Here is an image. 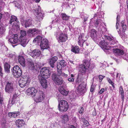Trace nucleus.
<instances>
[{
	"label": "nucleus",
	"instance_id": "f257e3e1",
	"mask_svg": "<svg viewBox=\"0 0 128 128\" xmlns=\"http://www.w3.org/2000/svg\"><path fill=\"white\" fill-rule=\"evenodd\" d=\"M105 38L108 40V42L105 40L101 41L100 43V44L102 48H103L105 52L106 50H109L110 48L114 47V46H110V44L111 45H114L117 42V41L116 39L114 37L112 36H104Z\"/></svg>",
	"mask_w": 128,
	"mask_h": 128
},
{
	"label": "nucleus",
	"instance_id": "f03ea898",
	"mask_svg": "<svg viewBox=\"0 0 128 128\" xmlns=\"http://www.w3.org/2000/svg\"><path fill=\"white\" fill-rule=\"evenodd\" d=\"M54 35L59 43L64 42L68 39L67 35L63 33L59 30H57L55 32Z\"/></svg>",
	"mask_w": 128,
	"mask_h": 128
},
{
	"label": "nucleus",
	"instance_id": "7ed1b4c3",
	"mask_svg": "<svg viewBox=\"0 0 128 128\" xmlns=\"http://www.w3.org/2000/svg\"><path fill=\"white\" fill-rule=\"evenodd\" d=\"M26 31L24 30H21L20 36L18 39V42L20 44L24 47H25L26 46L29 41V40L26 38Z\"/></svg>",
	"mask_w": 128,
	"mask_h": 128
},
{
	"label": "nucleus",
	"instance_id": "20e7f679",
	"mask_svg": "<svg viewBox=\"0 0 128 128\" xmlns=\"http://www.w3.org/2000/svg\"><path fill=\"white\" fill-rule=\"evenodd\" d=\"M58 108L60 112L66 111L68 108V105L67 102L64 100H61L59 101L58 99Z\"/></svg>",
	"mask_w": 128,
	"mask_h": 128
},
{
	"label": "nucleus",
	"instance_id": "39448f33",
	"mask_svg": "<svg viewBox=\"0 0 128 128\" xmlns=\"http://www.w3.org/2000/svg\"><path fill=\"white\" fill-rule=\"evenodd\" d=\"M30 82L28 76H23L19 80V85L21 88H23L28 85Z\"/></svg>",
	"mask_w": 128,
	"mask_h": 128
},
{
	"label": "nucleus",
	"instance_id": "423d86ee",
	"mask_svg": "<svg viewBox=\"0 0 128 128\" xmlns=\"http://www.w3.org/2000/svg\"><path fill=\"white\" fill-rule=\"evenodd\" d=\"M41 10L40 6L37 5L36 8L33 10L34 14L39 21L42 20L44 17L43 14L41 12Z\"/></svg>",
	"mask_w": 128,
	"mask_h": 128
},
{
	"label": "nucleus",
	"instance_id": "0eeeda50",
	"mask_svg": "<svg viewBox=\"0 0 128 128\" xmlns=\"http://www.w3.org/2000/svg\"><path fill=\"white\" fill-rule=\"evenodd\" d=\"M12 73L15 77L18 78L21 76L22 72L21 70L18 66H15L12 69Z\"/></svg>",
	"mask_w": 128,
	"mask_h": 128
},
{
	"label": "nucleus",
	"instance_id": "6e6552de",
	"mask_svg": "<svg viewBox=\"0 0 128 128\" xmlns=\"http://www.w3.org/2000/svg\"><path fill=\"white\" fill-rule=\"evenodd\" d=\"M12 73L15 77L18 78L21 76L22 72L21 70L18 66H15L12 69Z\"/></svg>",
	"mask_w": 128,
	"mask_h": 128
},
{
	"label": "nucleus",
	"instance_id": "1a4fd4ad",
	"mask_svg": "<svg viewBox=\"0 0 128 128\" xmlns=\"http://www.w3.org/2000/svg\"><path fill=\"white\" fill-rule=\"evenodd\" d=\"M52 80L56 84L60 85L63 82V80L62 78L58 76L56 73H54L52 74Z\"/></svg>",
	"mask_w": 128,
	"mask_h": 128
},
{
	"label": "nucleus",
	"instance_id": "9d476101",
	"mask_svg": "<svg viewBox=\"0 0 128 128\" xmlns=\"http://www.w3.org/2000/svg\"><path fill=\"white\" fill-rule=\"evenodd\" d=\"M40 73L41 75L39 76H42L46 78H49L50 75V73L49 72V69L46 67H44L41 69Z\"/></svg>",
	"mask_w": 128,
	"mask_h": 128
},
{
	"label": "nucleus",
	"instance_id": "9b49d317",
	"mask_svg": "<svg viewBox=\"0 0 128 128\" xmlns=\"http://www.w3.org/2000/svg\"><path fill=\"white\" fill-rule=\"evenodd\" d=\"M6 83L7 84L5 88L6 92L9 93H12L14 91L13 83L8 82H7Z\"/></svg>",
	"mask_w": 128,
	"mask_h": 128
},
{
	"label": "nucleus",
	"instance_id": "f8f14e48",
	"mask_svg": "<svg viewBox=\"0 0 128 128\" xmlns=\"http://www.w3.org/2000/svg\"><path fill=\"white\" fill-rule=\"evenodd\" d=\"M40 47L42 49H48L49 48V43L48 40L43 38L40 43Z\"/></svg>",
	"mask_w": 128,
	"mask_h": 128
},
{
	"label": "nucleus",
	"instance_id": "ddd939ff",
	"mask_svg": "<svg viewBox=\"0 0 128 128\" xmlns=\"http://www.w3.org/2000/svg\"><path fill=\"white\" fill-rule=\"evenodd\" d=\"M44 98L45 95L44 92L42 91H39L37 93L35 100L36 102H41L44 100Z\"/></svg>",
	"mask_w": 128,
	"mask_h": 128
},
{
	"label": "nucleus",
	"instance_id": "4468645a",
	"mask_svg": "<svg viewBox=\"0 0 128 128\" xmlns=\"http://www.w3.org/2000/svg\"><path fill=\"white\" fill-rule=\"evenodd\" d=\"M37 92V90L34 87H30L27 90L26 93L28 95H31L32 97L35 96Z\"/></svg>",
	"mask_w": 128,
	"mask_h": 128
},
{
	"label": "nucleus",
	"instance_id": "2eb2a0df",
	"mask_svg": "<svg viewBox=\"0 0 128 128\" xmlns=\"http://www.w3.org/2000/svg\"><path fill=\"white\" fill-rule=\"evenodd\" d=\"M88 38L84 34H82L79 36L78 39V43L79 45L81 46H82L83 43L85 42Z\"/></svg>",
	"mask_w": 128,
	"mask_h": 128
},
{
	"label": "nucleus",
	"instance_id": "dca6fc26",
	"mask_svg": "<svg viewBox=\"0 0 128 128\" xmlns=\"http://www.w3.org/2000/svg\"><path fill=\"white\" fill-rule=\"evenodd\" d=\"M77 90L79 93L81 94H84L85 92L86 89L85 83L83 82H81L77 88Z\"/></svg>",
	"mask_w": 128,
	"mask_h": 128
},
{
	"label": "nucleus",
	"instance_id": "f3484780",
	"mask_svg": "<svg viewBox=\"0 0 128 128\" xmlns=\"http://www.w3.org/2000/svg\"><path fill=\"white\" fill-rule=\"evenodd\" d=\"M91 37L96 42L98 43L99 41L97 35V32L94 29H92L90 32Z\"/></svg>",
	"mask_w": 128,
	"mask_h": 128
},
{
	"label": "nucleus",
	"instance_id": "a211bd4d",
	"mask_svg": "<svg viewBox=\"0 0 128 128\" xmlns=\"http://www.w3.org/2000/svg\"><path fill=\"white\" fill-rule=\"evenodd\" d=\"M38 78L43 88H46L47 87V83L46 78L42 76H38Z\"/></svg>",
	"mask_w": 128,
	"mask_h": 128
},
{
	"label": "nucleus",
	"instance_id": "6ab92c4d",
	"mask_svg": "<svg viewBox=\"0 0 128 128\" xmlns=\"http://www.w3.org/2000/svg\"><path fill=\"white\" fill-rule=\"evenodd\" d=\"M41 53L40 50L36 49L33 50L32 52H30L29 54L32 57L34 58L35 56H39Z\"/></svg>",
	"mask_w": 128,
	"mask_h": 128
},
{
	"label": "nucleus",
	"instance_id": "aec40b11",
	"mask_svg": "<svg viewBox=\"0 0 128 128\" xmlns=\"http://www.w3.org/2000/svg\"><path fill=\"white\" fill-rule=\"evenodd\" d=\"M8 40L12 44L17 43L18 42V41L17 35V34L13 35L12 37L9 39Z\"/></svg>",
	"mask_w": 128,
	"mask_h": 128
},
{
	"label": "nucleus",
	"instance_id": "412c9836",
	"mask_svg": "<svg viewBox=\"0 0 128 128\" xmlns=\"http://www.w3.org/2000/svg\"><path fill=\"white\" fill-rule=\"evenodd\" d=\"M27 60V66L30 70H34L35 68V66L32 60L30 59H28Z\"/></svg>",
	"mask_w": 128,
	"mask_h": 128
},
{
	"label": "nucleus",
	"instance_id": "4be33fe9",
	"mask_svg": "<svg viewBox=\"0 0 128 128\" xmlns=\"http://www.w3.org/2000/svg\"><path fill=\"white\" fill-rule=\"evenodd\" d=\"M18 60L20 64L23 67L26 66V63L24 58L22 56H19L18 57Z\"/></svg>",
	"mask_w": 128,
	"mask_h": 128
},
{
	"label": "nucleus",
	"instance_id": "5701e85b",
	"mask_svg": "<svg viewBox=\"0 0 128 128\" xmlns=\"http://www.w3.org/2000/svg\"><path fill=\"white\" fill-rule=\"evenodd\" d=\"M114 52L115 55L121 56L123 55L124 54V51L118 48L114 49Z\"/></svg>",
	"mask_w": 128,
	"mask_h": 128
},
{
	"label": "nucleus",
	"instance_id": "b1692460",
	"mask_svg": "<svg viewBox=\"0 0 128 128\" xmlns=\"http://www.w3.org/2000/svg\"><path fill=\"white\" fill-rule=\"evenodd\" d=\"M88 70V68L82 64L79 66V71L82 74H84Z\"/></svg>",
	"mask_w": 128,
	"mask_h": 128
},
{
	"label": "nucleus",
	"instance_id": "393cba45",
	"mask_svg": "<svg viewBox=\"0 0 128 128\" xmlns=\"http://www.w3.org/2000/svg\"><path fill=\"white\" fill-rule=\"evenodd\" d=\"M82 65L88 69L90 68V60L88 59H85L82 61Z\"/></svg>",
	"mask_w": 128,
	"mask_h": 128
},
{
	"label": "nucleus",
	"instance_id": "a878e982",
	"mask_svg": "<svg viewBox=\"0 0 128 128\" xmlns=\"http://www.w3.org/2000/svg\"><path fill=\"white\" fill-rule=\"evenodd\" d=\"M20 114V112H9L8 114V116L10 118H16Z\"/></svg>",
	"mask_w": 128,
	"mask_h": 128
},
{
	"label": "nucleus",
	"instance_id": "bb28decb",
	"mask_svg": "<svg viewBox=\"0 0 128 128\" xmlns=\"http://www.w3.org/2000/svg\"><path fill=\"white\" fill-rule=\"evenodd\" d=\"M39 32V31L36 28L29 29L28 31V33L29 35L32 34V36L34 34H38Z\"/></svg>",
	"mask_w": 128,
	"mask_h": 128
},
{
	"label": "nucleus",
	"instance_id": "cd10ccee",
	"mask_svg": "<svg viewBox=\"0 0 128 128\" xmlns=\"http://www.w3.org/2000/svg\"><path fill=\"white\" fill-rule=\"evenodd\" d=\"M16 123L17 127L20 128L24 125V122L22 120H18L16 121Z\"/></svg>",
	"mask_w": 128,
	"mask_h": 128
},
{
	"label": "nucleus",
	"instance_id": "c85d7f7f",
	"mask_svg": "<svg viewBox=\"0 0 128 128\" xmlns=\"http://www.w3.org/2000/svg\"><path fill=\"white\" fill-rule=\"evenodd\" d=\"M59 91L62 94L66 96L68 94V92L66 91L63 86H61L59 87Z\"/></svg>",
	"mask_w": 128,
	"mask_h": 128
},
{
	"label": "nucleus",
	"instance_id": "c756f323",
	"mask_svg": "<svg viewBox=\"0 0 128 128\" xmlns=\"http://www.w3.org/2000/svg\"><path fill=\"white\" fill-rule=\"evenodd\" d=\"M19 100V97L16 94H14L13 96L11 102V103L12 104L15 103H16Z\"/></svg>",
	"mask_w": 128,
	"mask_h": 128
},
{
	"label": "nucleus",
	"instance_id": "7c9ffc66",
	"mask_svg": "<svg viewBox=\"0 0 128 128\" xmlns=\"http://www.w3.org/2000/svg\"><path fill=\"white\" fill-rule=\"evenodd\" d=\"M66 63L65 61L64 60H61L59 63L57 64V68H64L66 66Z\"/></svg>",
	"mask_w": 128,
	"mask_h": 128
},
{
	"label": "nucleus",
	"instance_id": "2f4dec72",
	"mask_svg": "<svg viewBox=\"0 0 128 128\" xmlns=\"http://www.w3.org/2000/svg\"><path fill=\"white\" fill-rule=\"evenodd\" d=\"M6 30L5 28L2 26V24L0 25V36L2 37L4 34Z\"/></svg>",
	"mask_w": 128,
	"mask_h": 128
},
{
	"label": "nucleus",
	"instance_id": "473e14b6",
	"mask_svg": "<svg viewBox=\"0 0 128 128\" xmlns=\"http://www.w3.org/2000/svg\"><path fill=\"white\" fill-rule=\"evenodd\" d=\"M72 47L71 50L72 52L75 54L79 53L80 50L78 46H75L74 47L72 46Z\"/></svg>",
	"mask_w": 128,
	"mask_h": 128
},
{
	"label": "nucleus",
	"instance_id": "72a5a7b5",
	"mask_svg": "<svg viewBox=\"0 0 128 128\" xmlns=\"http://www.w3.org/2000/svg\"><path fill=\"white\" fill-rule=\"evenodd\" d=\"M43 40L42 38L40 36H38L33 40V42L38 44L40 43Z\"/></svg>",
	"mask_w": 128,
	"mask_h": 128
},
{
	"label": "nucleus",
	"instance_id": "f704fd0d",
	"mask_svg": "<svg viewBox=\"0 0 128 128\" xmlns=\"http://www.w3.org/2000/svg\"><path fill=\"white\" fill-rule=\"evenodd\" d=\"M62 120L63 122L64 123H66L68 121V116L66 114L62 115Z\"/></svg>",
	"mask_w": 128,
	"mask_h": 128
},
{
	"label": "nucleus",
	"instance_id": "c9c22d12",
	"mask_svg": "<svg viewBox=\"0 0 128 128\" xmlns=\"http://www.w3.org/2000/svg\"><path fill=\"white\" fill-rule=\"evenodd\" d=\"M10 66L6 62L4 64V69L5 71L7 73H9L10 72Z\"/></svg>",
	"mask_w": 128,
	"mask_h": 128
},
{
	"label": "nucleus",
	"instance_id": "e433bc0d",
	"mask_svg": "<svg viewBox=\"0 0 128 128\" xmlns=\"http://www.w3.org/2000/svg\"><path fill=\"white\" fill-rule=\"evenodd\" d=\"M80 121H82L84 123L83 125L84 126H88L89 124L88 122L84 118H82L80 119Z\"/></svg>",
	"mask_w": 128,
	"mask_h": 128
},
{
	"label": "nucleus",
	"instance_id": "4c0bfd02",
	"mask_svg": "<svg viewBox=\"0 0 128 128\" xmlns=\"http://www.w3.org/2000/svg\"><path fill=\"white\" fill-rule=\"evenodd\" d=\"M32 20L30 19L26 20L25 21V26L26 28L30 26L32 24Z\"/></svg>",
	"mask_w": 128,
	"mask_h": 128
},
{
	"label": "nucleus",
	"instance_id": "58836bf2",
	"mask_svg": "<svg viewBox=\"0 0 128 128\" xmlns=\"http://www.w3.org/2000/svg\"><path fill=\"white\" fill-rule=\"evenodd\" d=\"M119 92L121 95V97L122 100H124V92L122 86H120L119 88Z\"/></svg>",
	"mask_w": 128,
	"mask_h": 128
},
{
	"label": "nucleus",
	"instance_id": "ea45409f",
	"mask_svg": "<svg viewBox=\"0 0 128 128\" xmlns=\"http://www.w3.org/2000/svg\"><path fill=\"white\" fill-rule=\"evenodd\" d=\"M16 20H17V17L14 16H11L9 23L12 24V22L16 21Z\"/></svg>",
	"mask_w": 128,
	"mask_h": 128
},
{
	"label": "nucleus",
	"instance_id": "a19ab883",
	"mask_svg": "<svg viewBox=\"0 0 128 128\" xmlns=\"http://www.w3.org/2000/svg\"><path fill=\"white\" fill-rule=\"evenodd\" d=\"M120 26L122 27L123 31L125 32V30L127 28L125 24H124V22L122 21L120 23Z\"/></svg>",
	"mask_w": 128,
	"mask_h": 128
},
{
	"label": "nucleus",
	"instance_id": "79ce46f5",
	"mask_svg": "<svg viewBox=\"0 0 128 128\" xmlns=\"http://www.w3.org/2000/svg\"><path fill=\"white\" fill-rule=\"evenodd\" d=\"M62 18L64 20H68L69 19V17L65 14H62Z\"/></svg>",
	"mask_w": 128,
	"mask_h": 128
},
{
	"label": "nucleus",
	"instance_id": "37998d69",
	"mask_svg": "<svg viewBox=\"0 0 128 128\" xmlns=\"http://www.w3.org/2000/svg\"><path fill=\"white\" fill-rule=\"evenodd\" d=\"M102 22L100 20H96L94 22V24L96 27H97Z\"/></svg>",
	"mask_w": 128,
	"mask_h": 128
},
{
	"label": "nucleus",
	"instance_id": "c03bdc74",
	"mask_svg": "<svg viewBox=\"0 0 128 128\" xmlns=\"http://www.w3.org/2000/svg\"><path fill=\"white\" fill-rule=\"evenodd\" d=\"M58 69V76H60L61 75L62 72V68H57Z\"/></svg>",
	"mask_w": 128,
	"mask_h": 128
},
{
	"label": "nucleus",
	"instance_id": "a18cd8bd",
	"mask_svg": "<svg viewBox=\"0 0 128 128\" xmlns=\"http://www.w3.org/2000/svg\"><path fill=\"white\" fill-rule=\"evenodd\" d=\"M58 58L57 56H54L52 58L50 59L52 62L55 63V62L57 60Z\"/></svg>",
	"mask_w": 128,
	"mask_h": 128
},
{
	"label": "nucleus",
	"instance_id": "49530a36",
	"mask_svg": "<svg viewBox=\"0 0 128 128\" xmlns=\"http://www.w3.org/2000/svg\"><path fill=\"white\" fill-rule=\"evenodd\" d=\"M54 63L51 61V60H50V64L51 67L52 68H54Z\"/></svg>",
	"mask_w": 128,
	"mask_h": 128
},
{
	"label": "nucleus",
	"instance_id": "de8ad7c7",
	"mask_svg": "<svg viewBox=\"0 0 128 128\" xmlns=\"http://www.w3.org/2000/svg\"><path fill=\"white\" fill-rule=\"evenodd\" d=\"M119 21H120V18H118V17H117V18H116V28L117 29L118 28V26L119 25Z\"/></svg>",
	"mask_w": 128,
	"mask_h": 128
},
{
	"label": "nucleus",
	"instance_id": "09e8293b",
	"mask_svg": "<svg viewBox=\"0 0 128 128\" xmlns=\"http://www.w3.org/2000/svg\"><path fill=\"white\" fill-rule=\"evenodd\" d=\"M19 23L18 21L16 20V21L12 22V24H13L14 26H18V24Z\"/></svg>",
	"mask_w": 128,
	"mask_h": 128
},
{
	"label": "nucleus",
	"instance_id": "8fccbe9b",
	"mask_svg": "<svg viewBox=\"0 0 128 128\" xmlns=\"http://www.w3.org/2000/svg\"><path fill=\"white\" fill-rule=\"evenodd\" d=\"M79 110H79L78 112L80 114H82L84 112V108L82 107H80V108Z\"/></svg>",
	"mask_w": 128,
	"mask_h": 128
},
{
	"label": "nucleus",
	"instance_id": "3c124183",
	"mask_svg": "<svg viewBox=\"0 0 128 128\" xmlns=\"http://www.w3.org/2000/svg\"><path fill=\"white\" fill-rule=\"evenodd\" d=\"M3 100L2 98V96L0 92V103L2 104Z\"/></svg>",
	"mask_w": 128,
	"mask_h": 128
},
{
	"label": "nucleus",
	"instance_id": "603ef678",
	"mask_svg": "<svg viewBox=\"0 0 128 128\" xmlns=\"http://www.w3.org/2000/svg\"><path fill=\"white\" fill-rule=\"evenodd\" d=\"M68 80L70 82H73L74 80V79L72 78H68Z\"/></svg>",
	"mask_w": 128,
	"mask_h": 128
},
{
	"label": "nucleus",
	"instance_id": "864d4df0",
	"mask_svg": "<svg viewBox=\"0 0 128 128\" xmlns=\"http://www.w3.org/2000/svg\"><path fill=\"white\" fill-rule=\"evenodd\" d=\"M15 6L16 7L18 8H20L21 6L20 4H19L17 2L15 3Z\"/></svg>",
	"mask_w": 128,
	"mask_h": 128
},
{
	"label": "nucleus",
	"instance_id": "5fc2aeb1",
	"mask_svg": "<svg viewBox=\"0 0 128 128\" xmlns=\"http://www.w3.org/2000/svg\"><path fill=\"white\" fill-rule=\"evenodd\" d=\"M61 76L64 77L66 78L68 76V75L65 74V73L62 72V74H61Z\"/></svg>",
	"mask_w": 128,
	"mask_h": 128
},
{
	"label": "nucleus",
	"instance_id": "6e6d98bb",
	"mask_svg": "<svg viewBox=\"0 0 128 128\" xmlns=\"http://www.w3.org/2000/svg\"><path fill=\"white\" fill-rule=\"evenodd\" d=\"M2 69L1 67V66H0V75L1 76H2L3 75V73L2 72Z\"/></svg>",
	"mask_w": 128,
	"mask_h": 128
},
{
	"label": "nucleus",
	"instance_id": "4d7b16f0",
	"mask_svg": "<svg viewBox=\"0 0 128 128\" xmlns=\"http://www.w3.org/2000/svg\"><path fill=\"white\" fill-rule=\"evenodd\" d=\"M104 76L101 75H100L99 76V78L100 80V81L101 82Z\"/></svg>",
	"mask_w": 128,
	"mask_h": 128
},
{
	"label": "nucleus",
	"instance_id": "13d9d810",
	"mask_svg": "<svg viewBox=\"0 0 128 128\" xmlns=\"http://www.w3.org/2000/svg\"><path fill=\"white\" fill-rule=\"evenodd\" d=\"M104 88H102L100 90L99 92V93L100 94H101L104 91Z\"/></svg>",
	"mask_w": 128,
	"mask_h": 128
},
{
	"label": "nucleus",
	"instance_id": "bf43d9fd",
	"mask_svg": "<svg viewBox=\"0 0 128 128\" xmlns=\"http://www.w3.org/2000/svg\"><path fill=\"white\" fill-rule=\"evenodd\" d=\"M94 90V86H91L90 88V91L91 92H93Z\"/></svg>",
	"mask_w": 128,
	"mask_h": 128
},
{
	"label": "nucleus",
	"instance_id": "052dcab7",
	"mask_svg": "<svg viewBox=\"0 0 128 128\" xmlns=\"http://www.w3.org/2000/svg\"><path fill=\"white\" fill-rule=\"evenodd\" d=\"M107 80L108 82L110 84H113V82L109 78H107Z\"/></svg>",
	"mask_w": 128,
	"mask_h": 128
},
{
	"label": "nucleus",
	"instance_id": "680f3d73",
	"mask_svg": "<svg viewBox=\"0 0 128 128\" xmlns=\"http://www.w3.org/2000/svg\"><path fill=\"white\" fill-rule=\"evenodd\" d=\"M2 17V14L1 13H0V25L1 24H2V22H1V18Z\"/></svg>",
	"mask_w": 128,
	"mask_h": 128
},
{
	"label": "nucleus",
	"instance_id": "e2e57ef3",
	"mask_svg": "<svg viewBox=\"0 0 128 128\" xmlns=\"http://www.w3.org/2000/svg\"><path fill=\"white\" fill-rule=\"evenodd\" d=\"M14 56V54L12 53H10L9 54L8 56L10 58H12Z\"/></svg>",
	"mask_w": 128,
	"mask_h": 128
},
{
	"label": "nucleus",
	"instance_id": "0e129e2a",
	"mask_svg": "<svg viewBox=\"0 0 128 128\" xmlns=\"http://www.w3.org/2000/svg\"><path fill=\"white\" fill-rule=\"evenodd\" d=\"M119 74V76H120V74H119L118 73H117V75L116 76V77L117 78H118V79H119L120 78V76L119 77V78H118V76Z\"/></svg>",
	"mask_w": 128,
	"mask_h": 128
},
{
	"label": "nucleus",
	"instance_id": "69168bd1",
	"mask_svg": "<svg viewBox=\"0 0 128 128\" xmlns=\"http://www.w3.org/2000/svg\"><path fill=\"white\" fill-rule=\"evenodd\" d=\"M68 128H76L75 126H74L73 125H71Z\"/></svg>",
	"mask_w": 128,
	"mask_h": 128
},
{
	"label": "nucleus",
	"instance_id": "338daca9",
	"mask_svg": "<svg viewBox=\"0 0 128 128\" xmlns=\"http://www.w3.org/2000/svg\"><path fill=\"white\" fill-rule=\"evenodd\" d=\"M92 114L94 116H96V112L95 111H94L93 112Z\"/></svg>",
	"mask_w": 128,
	"mask_h": 128
},
{
	"label": "nucleus",
	"instance_id": "774afa93",
	"mask_svg": "<svg viewBox=\"0 0 128 128\" xmlns=\"http://www.w3.org/2000/svg\"><path fill=\"white\" fill-rule=\"evenodd\" d=\"M40 0H35V2L36 3L39 2Z\"/></svg>",
	"mask_w": 128,
	"mask_h": 128
}]
</instances>
